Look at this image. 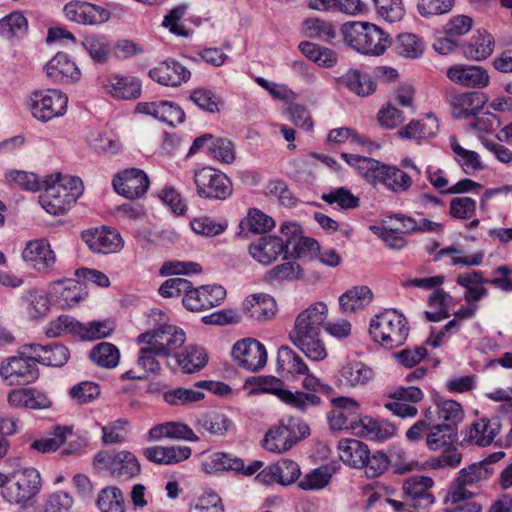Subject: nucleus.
I'll return each mask as SVG.
<instances>
[{
    "label": "nucleus",
    "instance_id": "dca6fc26",
    "mask_svg": "<svg viewBox=\"0 0 512 512\" xmlns=\"http://www.w3.org/2000/svg\"><path fill=\"white\" fill-rule=\"evenodd\" d=\"M63 13L67 20L84 25L101 24L110 17V13L103 7L80 0L66 3Z\"/></svg>",
    "mask_w": 512,
    "mask_h": 512
},
{
    "label": "nucleus",
    "instance_id": "bf43d9fd",
    "mask_svg": "<svg viewBox=\"0 0 512 512\" xmlns=\"http://www.w3.org/2000/svg\"><path fill=\"white\" fill-rule=\"evenodd\" d=\"M91 360L98 366L114 368L120 360V352L112 343L101 342L90 351Z\"/></svg>",
    "mask_w": 512,
    "mask_h": 512
},
{
    "label": "nucleus",
    "instance_id": "4be33fe9",
    "mask_svg": "<svg viewBox=\"0 0 512 512\" xmlns=\"http://www.w3.org/2000/svg\"><path fill=\"white\" fill-rule=\"evenodd\" d=\"M136 111L151 115L171 126L183 123L185 120L183 109L170 101L139 102L136 106Z\"/></svg>",
    "mask_w": 512,
    "mask_h": 512
},
{
    "label": "nucleus",
    "instance_id": "a211bd4d",
    "mask_svg": "<svg viewBox=\"0 0 512 512\" xmlns=\"http://www.w3.org/2000/svg\"><path fill=\"white\" fill-rule=\"evenodd\" d=\"M104 91L115 99L134 100L141 96V82L129 75L109 74L100 79Z\"/></svg>",
    "mask_w": 512,
    "mask_h": 512
},
{
    "label": "nucleus",
    "instance_id": "6ab92c4d",
    "mask_svg": "<svg viewBox=\"0 0 512 512\" xmlns=\"http://www.w3.org/2000/svg\"><path fill=\"white\" fill-rule=\"evenodd\" d=\"M82 240L91 251L100 254L115 253L123 247V240L119 232L107 227L83 232Z\"/></svg>",
    "mask_w": 512,
    "mask_h": 512
},
{
    "label": "nucleus",
    "instance_id": "1a4fd4ad",
    "mask_svg": "<svg viewBox=\"0 0 512 512\" xmlns=\"http://www.w3.org/2000/svg\"><path fill=\"white\" fill-rule=\"evenodd\" d=\"M185 340L186 334L182 328L164 324L151 331L141 333L136 342L138 344L154 345L158 348L160 354H164L168 358L175 350L182 347Z\"/></svg>",
    "mask_w": 512,
    "mask_h": 512
},
{
    "label": "nucleus",
    "instance_id": "49530a36",
    "mask_svg": "<svg viewBox=\"0 0 512 512\" xmlns=\"http://www.w3.org/2000/svg\"><path fill=\"white\" fill-rule=\"evenodd\" d=\"M341 379L352 387L364 386L373 378V370L359 361H349L340 370Z\"/></svg>",
    "mask_w": 512,
    "mask_h": 512
},
{
    "label": "nucleus",
    "instance_id": "774afa93",
    "mask_svg": "<svg viewBox=\"0 0 512 512\" xmlns=\"http://www.w3.org/2000/svg\"><path fill=\"white\" fill-rule=\"evenodd\" d=\"M483 101L477 93H464L454 102V114L458 118H469L477 114Z\"/></svg>",
    "mask_w": 512,
    "mask_h": 512
},
{
    "label": "nucleus",
    "instance_id": "aec40b11",
    "mask_svg": "<svg viewBox=\"0 0 512 512\" xmlns=\"http://www.w3.org/2000/svg\"><path fill=\"white\" fill-rule=\"evenodd\" d=\"M43 193L39 196L42 208L49 214L62 215L75 203L74 196L69 195L65 188L54 182L45 183L43 180Z\"/></svg>",
    "mask_w": 512,
    "mask_h": 512
},
{
    "label": "nucleus",
    "instance_id": "3c124183",
    "mask_svg": "<svg viewBox=\"0 0 512 512\" xmlns=\"http://www.w3.org/2000/svg\"><path fill=\"white\" fill-rule=\"evenodd\" d=\"M203 467L206 472L212 473L222 470L242 471L244 462L241 458L233 457L230 454L216 452L211 454L204 462Z\"/></svg>",
    "mask_w": 512,
    "mask_h": 512
},
{
    "label": "nucleus",
    "instance_id": "423d86ee",
    "mask_svg": "<svg viewBox=\"0 0 512 512\" xmlns=\"http://www.w3.org/2000/svg\"><path fill=\"white\" fill-rule=\"evenodd\" d=\"M31 344L21 347L19 355L10 357L0 367L1 377L9 385H27L39 377L37 362Z\"/></svg>",
    "mask_w": 512,
    "mask_h": 512
},
{
    "label": "nucleus",
    "instance_id": "39448f33",
    "mask_svg": "<svg viewBox=\"0 0 512 512\" xmlns=\"http://www.w3.org/2000/svg\"><path fill=\"white\" fill-rule=\"evenodd\" d=\"M310 433L308 425L298 418L282 420L265 435L263 447L274 453H283L291 449L298 441Z\"/></svg>",
    "mask_w": 512,
    "mask_h": 512
},
{
    "label": "nucleus",
    "instance_id": "7c9ffc66",
    "mask_svg": "<svg viewBox=\"0 0 512 512\" xmlns=\"http://www.w3.org/2000/svg\"><path fill=\"white\" fill-rule=\"evenodd\" d=\"M52 289L57 304L63 309L74 307L87 296L85 286L74 279L55 282Z\"/></svg>",
    "mask_w": 512,
    "mask_h": 512
},
{
    "label": "nucleus",
    "instance_id": "2eb2a0df",
    "mask_svg": "<svg viewBox=\"0 0 512 512\" xmlns=\"http://www.w3.org/2000/svg\"><path fill=\"white\" fill-rule=\"evenodd\" d=\"M226 291L220 285H204L194 288L191 285L182 303L190 311H203L219 306L225 299Z\"/></svg>",
    "mask_w": 512,
    "mask_h": 512
},
{
    "label": "nucleus",
    "instance_id": "f704fd0d",
    "mask_svg": "<svg viewBox=\"0 0 512 512\" xmlns=\"http://www.w3.org/2000/svg\"><path fill=\"white\" fill-rule=\"evenodd\" d=\"M340 459L350 467L362 469L369 454L368 446L357 439H342L338 444Z\"/></svg>",
    "mask_w": 512,
    "mask_h": 512
},
{
    "label": "nucleus",
    "instance_id": "ea45409f",
    "mask_svg": "<svg viewBox=\"0 0 512 512\" xmlns=\"http://www.w3.org/2000/svg\"><path fill=\"white\" fill-rule=\"evenodd\" d=\"M37 363L59 367L69 359V351L62 344L40 345L32 343L31 348Z\"/></svg>",
    "mask_w": 512,
    "mask_h": 512
},
{
    "label": "nucleus",
    "instance_id": "ddd939ff",
    "mask_svg": "<svg viewBox=\"0 0 512 512\" xmlns=\"http://www.w3.org/2000/svg\"><path fill=\"white\" fill-rule=\"evenodd\" d=\"M491 474L489 468L485 464L473 463L459 472L456 479V484L452 486L447 494L446 500L450 503H457L472 496L466 487L472 486L484 479H487Z\"/></svg>",
    "mask_w": 512,
    "mask_h": 512
},
{
    "label": "nucleus",
    "instance_id": "6e6552de",
    "mask_svg": "<svg viewBox=\"0 0 512 512\" xmlns=\"http://www.w3.org/2000/svg\"><path fill=\"white\" fill-rule=\"evenodd\" d=\"M197 194L206 199L224 200L232 194V183L221 171L203 167L194 172Z\"/></svg>",
    "mask_w": 512,
    "mask_h": 512
},
{
    "label": "nucleus",
    "instance_id": "603ef678",
    "mask_svg": "<svg viewBox=\"0 0 512 512\" xmlns=\"http://www.w3.org/2000/svg\"><path fill=\"white\" fill-rule=\"evenodd\" d=\"M425 49L424 41L416 34H399L394 42L395 52L405 58H418Z\"/></svg>",
    "mask_w": 512,
    "mask_h": 512
},
{
    "label": "nucleus",
    "instance_id": "7ed1b4c3",
    "mask_svg": "<svg viewBox=\"0 0 512 512\" xmlns=\"http://www.w3.org/2000/svg\"><path fill=\"white\" fill-rule=\"evenodd\" d=\"M41 487V476L37 469L20 467L8 473L1 495L8 503L26 509L33 505Z\"/></svg>",
    "mask_w": 512,
    "mask_h": 512
},
{
    "label": "nucleus",
    "instance_id": "a19ab883",
    "mask_svg": "<svg viewBox=\"0 0 512 512\" xmlns=\"http://www.w3.org/2000/svg\"><path fill=\"white\" fill-rule=\"evenodd\" d=\"M195 427L198 431L223 436L232 429L233 423L224 413L209 411L196 419Z\"/></svg>",
    "mask_w": 512,
    "mask_h": 512
},
{
    "label": "nucleus",
    "instance_id": "a18cd8bd",
    "mask_svg": "<svg viewBox=\"0 0 512 512\" xmlns=\"http://www.w3.org/2000/svg\"><path fill=\"white\" fill-rule=\"evenodd\" d=\"M189 100L200 110L215 114L219 113L225 105L223 98L213 89L197 87L190 92Z\"/></svg>",
    "mask_w": 512,
    "mask_h": 512
},
{
    "label": "nucleus",
    "instance_id": "412c9836",
    "mask_svg": "<svg viewBox=\"0 0 512 512\" xmlns=\"http://www.w3.org/2000/svg\"><path fill=\"white\" fill-rule=\"evenodd\" d=\"M149 76L161 85L177 87L190 79L191 72L180 62L168 59L152 68Z\"/></svg>",
    "mask_w": 512,
    "mask_h": 512
},
{
    "label": "nucleus",
    "instance_id": "864d4df0",
    "mask_svg": "<svg viewBox=\"0 0 512 512\" xmlns=\"http://www.w3.org/2000/svg\"><path fill=\"white\" fill-rule=\"evenodd\" d=\"M96 503L100 512H125L123 492L116 486L103 488Z\"/></svg>",
    "mask_w": 512,
    "mask_h": 512
},
{
    "label": "nucleus",
    "instance_id": "0e129e2a",
    "mask_svg": "<svg viewBox=\"0 0 512 512\" xmlns=\"http://www.w3.org/2000/svg\"><path fill=\"white\" fill-rule=\"evenodd\" d=\"M275 226V221L259 209H250L247 217L241 220L240 228L254 233H264Z\"/></svg>",
    "mask_w": 512,
    "mask_h": 512
},
{
    "label": "nucleus",
    "instance_id": "0eeeda50",
    "mask_svg": "<svg viewBox=\"0 0 512 512\" xmlns=\"http://www.w3.org/2000/svg\"><path fill=\"white\" fill-rule=\"evenodd\" d=\"M67 104L68 97L57 89L34 91L28 102L33 117L43 122L62 116Z\"/></svg>",
    "mask_w": 512,
    "mask_h": 512
},
{
    "label": "nucleus",
    "instance_id": "9b49d317",
    "mask_svg": "<svg viewBox=\"0 0 512 512\" xmlns=\"http://www.w3.org/2000/svg\"><path fill=\"white\" fill-rule=\"evenodd\" d=\"M231 353L239 367L251 372L261 370L267 362L265 346L254 338L238 340L233 345Z\"/></svg>",
    "mask_w": 512,
    "mask_h": 512
},
{
    "label": "nucleus",
    "instance_id": "69168bd1",
    "mask_svg": "<svg viewBox=\"0 0 512 512\" xmlns=\"http://www.w3.org/2000/svg\"><path fill=\"white\" fill-rule=\"evenodd\" d=\"M82 45L94 62L103 64L108 61L111 47L108 40L103 36H88Z\"/></svg>",
    "mask_w": 512,
    "mask_h": 512
},
{
    "label": "nucleus",
    "instance_id": "e2e57ef3",
    "mask_svg": "<svg viewBox=\"0 0 512 512\" xmlns=\"http://www.w3.org/2000/svg\"><path fill=\"white\" fill-rule=\"evenodd\" d=\"M115 330L114 322L108 319L81 323L78 336L83 340H96L106 338Z\"/></svg>",
    "mask_w": 512,
    "mask_h": 512
},
{
    "label": "nucleus",
    "instance_id": "bb28decb",
    "mask_svg": "<svg viewBox=\"0 0 512 512\" xmlns=\"http://www.w3.org/2000/svg\"><path fill=\"white\" fill-rule=\"evenodd\" d=\"M335 81L339 88H346L360 97L369 96L376 90V83L371 76L356 68H350L335 77Z\"/></svg>",
    "mask_w": 512,
    "mask_h": 512
},
{
    "label": "nucleus",
    "instance_id": "13d9d810",
    "mask_svg": "<svg viewBox=\"0 0 512 512\" xmlns=\"http://www.w3.org/2000/svg\"><path fill=\"white\" fill-rule=\"evenodd\" d=\"M332 475L331 467L320 466L305 474L298 482V486L305 491L321 490L330 483Z\"/></svg>",
    "mask_w": 512,
    "mask_h": 512
},
{
    "label": "nucleus",
    "instance_id": "f257e3e1",
    "mask_svg": "<svg viewBox=\"0 0 512 512\" xmlns=\"http://www.w3.org/2000/svg\"><path fill=\"white\" fill-rule=\"evenodd\" d=\"M327 314V305L315 302L298 314L289 333L290 341L311 361H322L327 357V349L320 339Z\"/></svg>",
    "mask_w": 512,
    "mask_h": 512
},
{
    "label": "nucleus",
    "instance_id": "c9c22d12",
    "mask_svg": "<svg viewBox=\"0 0 512 512\" xmlns=\"http://www.w3.org/2000/svg\"><path fill=\"white\" fill-rule=\"evenodd\" d=\"M426 411L432 413L433 422L437 421V423H443L444 426L453 428H458L464 418L462 406L454 400H443Z\"/></svg>",
    "mask_w": 512,
    "mask_h": 512
},
{
    "label": "nucleus",
    "instance_id": "cd10ccee",
    "mask_svg": "<svg viewBox=\"0 0 512 512\" xmlns=\"http://www.w3.org/2000/svg\"><path fill=\"white\" fill-rule=\"evenodd\" d=\"M242 306L245 316L257 322L271 319L277 310L274 298L264 293L250 295Z\"/></svg>",
    "mask_w": 512,
    "mask_h": 512
},
{
    "label": "nucleus",
    "instance_id": "f03ea898",
    "mask_svg": "<svg viewBox=\"0 0 512 512\" xmlns=\"http://www.w3.org/2000/svg\"><path fill=\"white\" fill-rule=\"evenodd\" d=\"M341 33L345 44L362 55L380 56L392 43L388 33L369 22L344 23Z\"/></svg>",
    "mask_w": 512,
    "mask_h": 512
},
{
    "label": "nucleus",
    "instance_id": "37998d69",
    "mask_svg": "<svg viewBox=\"0 0 512 512\" xmlns=\"http://www.w3.org/2000/svg\"><path fill=\"white\" fill-rule=\"evenodd\" d=\"M458 440V428L444 426L443 423L434 421L426 436L427 448L431 451H437L447 446L453 445Z\"/></svg>",
    "mask_w": 512,
    "mask_h": 512
},
{
    "label": "nucleus",
    "instance_id": "338daca9",
    "mask_svg": "<svg viewBox=\"0 0 512 512\" xmlns=\"http://www.w3.org/2000/svg\"><path fill=\"white\" fill-rule=\"evenodd\" d=\"M80 328L81 322L75 320L72 316L61 315L48 323L45 334L48 337H59L65 334L78 335Z\"/></svg>",
    "mask_w": 512,
    "mask_h": 512
},
{
    "label": "nucleus",
    "instance_id": "e433bc0d",
    "mask_svg": "<svg viewBox=\"0 0 512 512\" xmlns=\"http://www.w3.org/2000/svg\"><path fill=\"white\" fill-rule=\"evenodd\" d=\"M456 283L465 288L464 299L468 303L478 302L488 295V290L484 286L488 284V279L484 278L481 271L460 274Z\"/></svg>",
    "mask_w": 512,
    "mask_h": 512
},
{
    "label": "nucleus",
    "instance_id": "473e14b6",
    "mask_svg": "<svg viewBox=\"0 0 512 512\" xmlns=\"http://www.w3.org/2000/svg\"><path fill=\"white\" fill-rule=\"evenodd\" d=\"M20 303L26 315L33 320L45 317L50 309L49 295L43 289L32 288L25 291Z\"/></svg>",
    "mask_w": 512,
    "mask_h": 512
},
{
    "label": "nucleus",
    "instance_id": "4c0bfd02",
    "mask_svg": "<svg viewBox=\"0 0 512 512\" xmlns=\"http://www.w3.org/2000/svg\"><path fill=\"white\" fill-rule=\"evenodd\" d=\"M149 436L152 440H159L162 438L186 440L191 442L199 440V437L194 433L190 426L180 422H166L158 424L149 430Z\"/></svg>",
    "mask_w": 512,
    "mask_h": 512
},
{
    "label": "nucleus",
    "instance_id": "de8ad7c7",
    "mask_svg": "<svg viewBox=\"0 0 512 512\" xmlns=\"http://www.w3.org/2000/svg\"><path fill=\"white\" fill-rule=\"evenodd\" d=\"M280 400L300 412H306L310 408L317 407L321 404V398L315 393L291 391L289 389H285L280 396Z\"/></svg>",
    "mask_w": 512,
    "mask_h": 512
},
{
    "label": "nucleus",
    "instance_id": "4468645a",
    "mask_svg": "<svg viewBox=\"0 0 512 512\" xmlns=\"http://www.w3.org/2000/svg\"><path fill=\"white\" fill-rule=\"evenodd\" d=\"M22 259L39 273H50L56 264V255L45 239L28 241L22 251Z\"/></svg>",
    "mask_w": 512,
    "mask_h": 512
},
{
    "label": "nucleus",
    "instance_id": "5fc2aeb1",
    "mask_svg": "<svg viewBox=\"0 0 512 512\" xmlns=\"http://www.w3.org/2000/svg\"><path fill=\"white\" fill-rule=\"evenodd\" d=\"M6 182L15 188H20L29 192H37L43 188V180L32 173L22 170H10L5 173Z\"/></svg>",
    "mask_w": 512,
    "mask_h": 512
},
{
    "label": "nucleus",
    "instance_id": "393cba45",
    "mask_svg": "<svg viewBox=\"0 0 512 512\" xmlns=\"http://www.w3.org/2000/svg\"><path fill=\"white\" fill-rule=\"evenodd\" d=\"M285 250L284 240L278 236H263L249 246V254L263 265H269L282 255Z\"/></svg>",
    "mask_w": 512,
    "mask_h": 512
},
{
    "label": "nucleus",
    "instance_id": "4d7b16f0",
    "mask_svg": "<svg viewBox=\"0 0 512 512\" xmlns=\"http://www.w3.org/2000/svg\"><path fill=\"white\" fill-rule=\"evenodd\" d=\"M303 31L306 37L331 42L336 36L332 23L319 18H309L303 22Z\"/></svg>",
    "mask_w": 512,
    "mask_h": 512
},
{
    "label": "nucleus",
    "instance_id": "680f3d73",
    "mask_svg": "<svg viewBox=\"0 0 512 512\" xmlns=\"http://www.w3.org/2000/svg\"><path fill=\"white\" fill-rule=\"evenodd\" d=\"M494 41L488 33H478L473 36L465 49L467 57L474 60H483L491 55L493 51Z\"/></svg>",
    "mask_w": 512,
    "mask_h": 512
},
{
    "label": "nucleus",
    "instance_id": "9d476101",
    "mask_svg": "<svg viewBox=\"0 0 512 512\" xmlns=\"http://www.w3.org/2000/svg\"><path fill=\"white\" fill-rule=\"evenodd\" d=\"M95 461L107 468L111 476L120 481L129 480L140 473V464L135 455L129 451L98 453L95 455Z\"/></svg>",
    "mask_w": 512,
    "mask_h": 512
},
{
    "label": "nucleus",
    "instance_id": "c03bdc74",
    "mask_svg": "<svg viewBox=\"0 0 512 512\" xmlns=\"http://www.w3.org/2000/svg\"><path fill=\"white\" fill-rule=\"evenodd\" d=\"M277 366L278 371L292 377L309 372V368L302 357L288 346H281L278 349Z\"/></svg>",
    "mask_w": 512,
    "mask_h": 512
},
{
    "label": "nucleus",
    "instance_id": "09e8293b",
    "mask_svg": "<svg viewBox=\"0 0 512 512\" xmlns=\"http://www.w3.org/2000/svg\"><path fill=\"white\" fill-rule=\"evenodd\" d=\"M143 346L138 351L137 366L141 368L144 373L159 375L161 373V359H166L164 354H160L158 348L150 344H142Z\"/></svg>",
    "mask_w": 512,
    "mask_h": 512
},
{
    "label": "nucleus",
    "instance_id": "8fccbe9b",
    "mask_svg": "<svg viewBox=\"0 0 512 512\" xmlns=\"http://www.w3.org/2000/svg\"><path fill=\"white\" fill-rule=\"evenodd\" d=\"M208 362V356L202 347L188 346L177 355V363L185 373H193L202 369Z\"/></svg>",
    "mask_w": 512,
    "mask_h": 512
},
{
    "label": "nucleus",
    "instance_id": "58836bf2",
    "mask_svg": "<svg viewBox=\"0 0 512 512\" xmlns=\"http://www.w3.org/2000/svg\"><path fill=\"white\" fill-rule=\"evenodd\" d=\"M373 297V292L368 286H355L339 297V305L344 313H354L367 307Z\"/></svg>",
    "mask_w": 512,
    "mask_h": 512
},
{
    "label": "nucleus",
    "instance_id": "5701e85b",
    "mask_svg": "<svg viewBox=\"0 0 512 512\" xmlns=\"http://www.w3.org/2000/svg\"><path fill=\"white\" fill-rule=\"evenodd\" d=\"M500 429L499 418H480L469 426L463 440L469 444L486 447L494 441Z\"/></svg>",
    "mask_w": 512,
    "mask_h": 512
},
{
    "label": "nucleus",
    "instance_id": "6e6d98bb",
    "mask_svg": "<svg viewBox=\"0 0 512 512\" xmlns=\"http://www.w3.org/2000/svg\"><path fill=\"white\" fill-rule=\"evenodd\" d=\"M27 29V19L20 12L10 13L0 20V36L5 39L20 38Z\"/></svg>",
    "mask_w": 512,
    "mask_h": 512
},
{
    "label": "nucleus",
    "instance_id": "f8f14e48",
    "mask_svg": "<svg viewBox=\"0 0 512 512\" xmlns=\"http://www.w3.org/2000/svg\"><path fill=\"white\" fill-rule=\"evenodd\" d=\"M333 409L327 414L330 428L337 430H355L359 428L363 417L360 405L352 398L338 397L332 399Z\"/></svg>",
    "mask_w": 512,
    "mask_h": 512
},
{
    "label": "nucleus",
    "instance_id": "20e7f679",
    "mask_svg": "<svg viewBox=\"0 0 512 512\" xmlns=\"http://www.w3.org/2000/svg\"><path fill=\"white\" fill-rule=\"evenodd\" d=\"M409 330L406 318L396 309L384 310L369 323L371 339L386 349L402 346L408 338Z\"/></svg>",
    "mask_w": 512,
    "mask_h": 512
},
{
    "label": "nucleus",
    "instance_id": "b1692460",
    "mask_svg": "<svg viewBox=\"0 0 512 512\" xmlns=\"http://www.w3.org/2000/svg\"><path fill=\"white\" fill-rule=\"evenodd\" d=\"M48 78L54 82H76L81 77V72L76 63L68 54L57 53L45 66Z\"/></svg>",
    "mask_w": 512,
    "mask_h": 512
},
{
    "label": "nucleus",
    "instance_id": "a878e982",
    "mask_svg": "<svg viewBox=\"0 0 512 512\" xmlns=\"http://www.w3.org/2000/svg\"><path fill=\"white\" fill-rule=\"evenodd\" d=\"M433 483V479L428 476H412L403 483V491L414 507L424 509L434 502L432 494L429 493Z\"/></svg>",
    "mask_w": 512,
    "mask_h": 512
},
{
    "label": "nucleus",
    "instance_id": "2f4dec72",
    "mask_svg": "<svg viewBox=\"0 0 512 512\" xmlns=\"http://www.w3.org/2000/svg\"><path fill=\"white\" fill-rule=\"evenodd\" d=\"M299 465L290 459H282L277 464L270 466L257 475L261 481H277L282 485L294 483L300 477Z\"/></svg>",
    "mask_w": 512,
    "mask_h": 512
},
{
    "label": "nucleus",
    "instance_id": "052dcab7",
    "mask_svg": "<svg viewBox=\"0 0 512 512\" xmlns=\"http://www.w3.org/2000/svg\"><path fill=\"white\" fill-rule=\"evenodd\" d=\"M450 146L455 154V160L460 164L466 174H470L481 168L478 153L463 148L454 136L450 137Z\"/></svg>",
    "mask_w": 512,
    "mask_h": 512
},
{
    "label": "nucleus",
    "instance_id": "79ce46f5",
    "mask_svg": "<svg viewBox=\"0 0 512 512\" xmlns=\"http://www.w3.org/2000/svg\"><path fill=\"white\" fill-rule=\"evenodd\" d=\"M359 428V433L366 439L381 442L388 440L396 432L395 426L389 421L368 416L362 418Z\"/></svg>",
    "mask_w": 512,
    "mask_h": 512
},
{
    "label": "nucleus",
    "instance_id": "f3484780",
    "mask_svg": "<svg viewBox=\"0 0 512 512\" xmlns=\"http://www.w3.org/2000/svg\"><path fill=\"white\" fill-rule=\"evenodd\" d=\"M149 178L140 169L132 168L125 170L114 177L112 185L114 190L128 199H135L143 196L149 188Z\"/></svg>",
    "mask_w": 512,
    "mask_h": 512
},
{
    "label": "nucleus",
    "instance_id": "c85d7f7f",
    "mask_svg": "<svg viewBox=\"0 0 512 512\" xmlns=\"http://www.w3.org/2000/svg\"><path fill=\"white\" fill-rule=\"evenodd\" d=\"M446 75L452 82L466 87L482 88L489 82L487 72L480 66L455 65L448 68Z\"/></svg>",
    "mask_w": 512,
    "mask_h": 512
},
{
    "label": "nucleus",
    "instance_id": "72a5a7b5",
    "mask_svg": "<svg viewBox=\"0 0 512 512\" xmlns=\"http://www.w3.org/2000/svg\"><path fill=\"white\" fill-rule=\"evenodd\" d=\"M188 446H154L143 450L144 456L151 462L162 465H173L187 460L191 456Z\"/></svg>",
    "mask_w": 512,
    "mask_h": 512
},
{
    "label": "nucleus",
    "instance_id": "c756f323",
    "mask_svg": "<svg viewBox=\"0 0 512 512\" xmlns=\"http://www.w3.org/2000/svg\"><path fill=\"white\" fill-rule=\"evenodd\" d=\"M8 403L14 408L40 410L51 406L49 397L33 388L14 389L8 394Z\"/></svg>",
    "mask_w": 512,
    "mask_h": 512
}]
</instances>
